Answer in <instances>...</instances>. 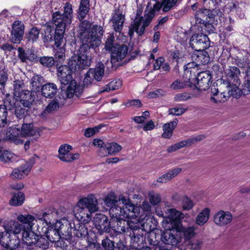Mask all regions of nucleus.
<instances>
[{"label":"nucleus","mask_w":250,"mask_h":250,"mask_svg":"<svg viewBox=\"0 0 250 250\" xmlns=\"http://www.w3.org/2000/svg\"><path fill=\"white\" fill-rule=\"evenodd\" d=\"M103 34L102 26L96 25L93 27L91 33L86 36L88 41L86 42H83V43L78 52L73 55L69 62V64L72 69L76 71L80 69H85L90 65L91 57L86 48L98 47L101 43V38Z\"/></svg>","instance_id":"obj_1"},{"label":"nucleus","mask_w":250,"mask_h":250,"mask_svg":"<svg viewBox=\"0 0 250 250\" xmlns=\"http://www.w3.org/2000/svg\"><path fill=\"white\" fill-rule=\"evenodd\" d=\"M177 1V0H163L162 3L157 2L153 6L152 9L148 11H145V15L144 18L141 16L142 11H138L135 20L129 27L128 32L129 36L131 38L134 31L139 36L143 35L145 28L149 24L155 16L156 12L159 11L162 7H163L164 12L169 11L175 5Z\"/></svg>","instance_id":"obj_2"},{"label":"nucleus","mask_w":250,"mask_h":250,"mask_svg":"<svg viewBox=\"0 0 250 250\" xmlns=\"http://www.w3.org/2000/svg\"><path fill=\"white\" fill-rule=\"evenodd\" d=\"M98 205L97 199L93 195L80 199L74 208L75 217L83 224L88 223L91 219V214L98 210Z\"/></svg>","instance_id":"obj_3"},{"label":"nucleus","mask_w":250,"mask_h":250,"mask_svg":"<svg viewBox=\"0 0 250 250\" xmlns=\"http://www.w3.org/2000/svg\"><path fill=\"white\" fill-rule=\"evenodd\" d=\"M72 69L70 65L68 66L66 65H61L58 68V76L61 83L66 85L71 82L66 90L62 93L63 95L64 94V99L71 98L74 95L79 97L83 91V88L81 86L77 85L75 82H72Z\"/></svg>","instance_id":"obj_4"},{"label":"nucleus","mask_w":250,"mask_h":250,"mask_svg":"<svg viewBox=\"0 0 250 250\" xmlns=\"http://www.w3.org/2000/svg\"><path fill=\"white\" fill-rule=\"evenodd\" d=\"M122 206L119 207V209L115 213V216L117 217L122 216L125 218L130 219V222L135 224L141 223L144 222L142 215L138 217L139 213V208L133 205L130 200L126 199L123 196H120ZM129 224V221H128Z\"/></svg>","instance_id":"obj_5"},{"label":"nucleus","mask_w":250,"mask_h":250,"mask_svg":"<svg viewBox=\"0 0 250 250\" xmlns=\"http://www.w3.org/2000/svg\"><path fill=\"white\" fill-rule=\"evenodd\" d=\"M14 85V97L23 106L26 107H30L34 99L32 93L26 90H23L22 86L23 83L20 81H15Z\"/></svg>","instance_id":"obj_6"},{"label":"nucleus","mask_w":250,"mask_h":250,"mask_svg":"<svg viewBox=\"0 0 250 250\" xmlns=\"http://www.w3.org/2000/svg\"><path fill=\"white\" fill-rule=\"evenodd\" d=\"M185 217L181 212L174 208H167L165 212L166 219L163 221V226H170L176 229L177 231L182 230L181 220Z\"/></svg>","instance_id":"obj_7"},{"label":"nucleus","mask_w":250,"mask_h":250,"mask_svg":"<svg viewBox=\"0 0 250 250\" xmlns=\"http://www.w3.org/2000/svg\"><path fill=\"white\" fill-rule=\"evenodd\" d=\"M22 224L14 221H9L4 224V231L0 230V238L7 239V240L12 241L14 239H20L17 236L24 228Z\"/></svg>","instance_id":"obj_8"},{"label":"nucleus","mask_w":250,"mask_h":250,"mask_svg":"<svg viewBox=\"0 0 250 250\" xmlns=\"http://www.w3.org/2000/svg\"><path fill=\"white\" fill-rule=\"evenodd\" d=\"M227 75L229 92H231L230 94L233 95V91L234 92L239 90L238 86L240 84L239 76L240 71L239 69L235 66H230L225 70Z\"/></svg>","instance_id":"obj_9"},{"label":"nucleus","mask_w":250,"mask_h":250,"mask_svg":"<svg viewBox=\"0 0 250 250\" xmlns=\"http://www.w3.org/2000/svg\"><path fill=\"white\" fill-rule=\"evenodd\" d=\"M211 76L206 71H203L198 73L197 76L193 74L188 78L190 85L193 84L200 90H206L208 89L211 83Z\"/></svg>","instance_id":"obj_10"},{"label":"nucleus","mask_w":250,"mask_h":250,"mask_svg":"<svg viewBox=\"0 0 250 250\" xmlns=\"http://www.w3.org/2000/svg\"><path fill=\"white\" fill-rule=\"evenodd\" d=\"M62 226L61 221H57L55 226H50L45 232V237L51 243H55L57 247H60L64 249L67 247L62 239L60 233V229Z\"/></svg>","instance_id":"obj_11"},{"label":"nucleus","mask_w":250,"mask_h":250,"mask_svg":"<svg viewBox=\"0 0 250 250\" xmlns=\"http://www.w3.org/2000/svg\"><path fill=\"white\" fill-rule=\"evenodd\" d=\"M190 45L195 50L201 51L209 46V40L208 36L205 34H194L190 38Z\"/></svg>","instance_id":"obj_12"},{"label":"nucleus","mask_w":250,"mask_h":250,"mask_svg":"<svg viewBox=\"0 0 250 250\" xmlns=\"http://www.w3.org/2000/svg\"><path fill=\"white\" fill-rule=\"evenodd\" d=\"M73 17V9L72 5L70 3L67 2L64 7V11L62 14L60 12H55L52 16V20L55 23V18H58L57 21H61V23L63 24L65 26H67L72 21Z\"/></svg>","instance_id":"obj_13"},{"label":"nucleus","mask_w":250,"mask_h":250,"mask_svg":"<svg viewBox=\"0 0 250 250\" xmlns=\"http://www.w3.org/2000/svg\"><path fill=\"white\" fill-rule=\"evenodd\" d=\"M166 230L163 233L161 236L162 241L167 245L176 246L180 241V237L175 229L167 226H163Z\"/></svg>","instance_id":"obj_14"},{"label":"nucleus","mask_w":250,"mask_h":250,"mask_svg":"<svg viewBox=\"0 0 250 250\" xmlns=\"http://www.w3.org/2000/svg\"><path fill=\"white\" fill-rule=\"evenodd\" d=\"M232 214L228 211L220 210L215 213L213 216L214 223L219 227H225L229 225L232 221Z\"/></svg>","instance_id":"obj_15"},{"label":"nucleus","mask_w":250,"mask_h":250,"mask_svg":"<svg viewBox=\"0 0 250 250\" xmlns=\"http://www.w3.org/2000/svg\"><path fill=\"white\" fill-rule=\"evenodd\" d=\"M128 53V48L126 45H116L111 50V63L112 65H116L125 58Z\"/></svg>","instance_id":"obj_16"},{"label":"nucleus","mask_w":250,"mask_h":250,"mask_svg":"<svg viewBox=\"0 0 250 250\" xmlns=\"http://www.w3.org/2000/svg\"><path fill=\"white\" fill-rule=\"evenodd\" d=\"M94 225L98 232L100 234L104 232L109 231L110 229V223L108 219L105 215L97 214L94 218Z\"/></svg>","instance_id":"obj_17"},{"label":"nucleus","mask_w":250,"mask_h":250,"mask_svg":"<svg viewBox=\"0 0 250 250\" xmlns=\"http://www.w3.org/2000/svg\"><path fill=\"white\" fill-rule=\"evenodd\" d=\"M24 25L19 21H15L12 24L11 41L14 43H19L22 39L24 34Z\"/></svg>","instance_id":"obj_18"},{"label":"nucleus","mask_w":250,"mask_h":250,"mask_svg":"<svg viewBox=\"0 0 250 250\" xmlns=\"http://www.w3.org/2000/svg\"><path fill=\"white\" fill-rule=\"evenodd\" d=\"M72 147L67 145H62L59 149V158L62 161L66 162H71L77 160L79 157L78 153L72 154L70 151Z\"/></svg>","instance_id":"obj_19"},{"label":"nucleus","mask_w":250,"mask_h":250,"mask_svg":"<svg viewBox=\"0 0 250 250\" xmlns=\"http://www.w3.org/2000/svg\"><path fill=\"white\" fill-rule=\"evenodd\" d=\"M205 138L204 135H201L189 138L187 140H184L169 146L167 149L169 153H171L180 149L183 147L188 146L197 142L200 141Z\"/></svg>","instance_id":"obj_20"},{"label":"nucleus","mask_w":250,"mask_h":250,"mask_svg":"<svg viewBox=\"0 0 250 250\" xmlns=\"http://www.w3.org/2000/svg\"><path fill=\"white\" fill-rule=\"evenodd\" d=\"M20 133L22 137L31 136L35 139L41 136V130L38 127H35L32 123L23 124Z\"/></svg>","instance_id":"obj_21"},{"label":"nucleus","mask_w":250,"mask_h":250,"mask_svg":"<svg viewBox=\"0 0 250 250\" xmlns=\"http://www.w3.org/2000/svg\"><path fill=\"white\" fill-rule=\"evenodd\" d=\"M104 202L107 207L110 208L109 212L113 215H115V213L119 209V207H120L122 204L120 197L118 200L117 197L113 193L108 194L105 197Z\"/></svg>","instance_id":"obj_22"},{"label":"nucleus","mask_w":250,"mask_h":250,"mask_svg":"<svg viewBox=\"0 0 250 250\" xmlns=\"http://www.w3.org/2000/svg\"><path fill=\"white\" fill-rule=\"evenodd\" d=\"M54 24L56 26L55 35L54 37L55 44L59 47L63 42V34L66 26L61 23V21H57L59 19L55 18Z\"/></svg>","instance_id":"obj_23"},{"label":"nucleus","mask_w":250,"mask_h":250,"mask_svg":"<svg viewBox=\"0 0 250 250\" xmlns=\"http://www.w3.org/2000/svg\"><path fill=\"white\" fill-rule=\"evenodd\" d=\"M31 166L26 164L21 167L15 168L11 174V177L14 179H21L27 176L30 172Z\"/></svg>","instance_id":"obj_24"},{"label":"nucleus","mask_w":250,"mask_h":250,"mask_svg":"<svg viewBox=\"0 0 250 250\" xmlns=\"http://www.w3.org/2000/svg\"><path fill=\"white\" fill-rule=\"evenodd\" d=\"M125 19V16L121 13L119 10H116L113 14L111 21L114 29L116 32H120L122 30Z\"/></svg>","instance_id":"obj_25"},{"label":"nucleus","mask_w":250,"mask_h":250,"mask_svg":"<svg viewBox=\"0 0 250 250\" xmlns=\"http://www.w3.org/2000/svg\"><path fill=\"white\" fill-rule=\"evenodd\" d=\"M122 149V146L116 143L107 144L105 148H102L99 151V155L104 157L108 155H112L119 152Z\"/></svg>","instance_id":"obj_26"},{"label":"nucleus","mask_w":250,"mask_h":250,"mask_svg":"<svg viewBox=\"0 0 250 250\" xmlns=\"http://www.w3.org/2000/svg\"><path fill=\"white\" fill-rule=\"evenodd\" d=\"M37 238H38V235L32 231V229H26L25 227H24L22 229L21 239L25 244L28 246H33Z\"/></svg>","instance_id":"obj_27"},{"label":"nucleus","mask_w":250,"mask_h":250,"mask_svg":"<svg viewBox=\"0 0 250 250\" xmlns=\"http://www.w3.org/2000/svg\"><path fill=\"white\" fill-rule=\"evenodd\" d=\"M9 96L6 97L4 100V105H0V127H3L8 124L10 122L7 120V109L9 104L12 105L11 102H9L8 98Z\"/></svg>","instance_id":"obj_28"},{"label":"nucleus","mask_w":250,"mask_h":250,"mask_svg":"<svg viewBox=\"0 0 250 250\" xmlns=\"http://www.w3.org/2000/svg\"><path fill=\"white\" fill-rule=\"evenodd\" d=\"M58 87L54 83H47L44 84L41 89L42 95L46 98H52L57 94Z\"/></svg>","instance_id":"obj_29"},{"label":"nucleus","mask_w":250,"mask_h":250,"mask_svg":"<svg viewBox=\"0 0 250 250\" xmlns=\"http://www.w3.org/2000/svg\"><path fill=\"white\" fill-rule=\"evenodd\" d=\"M19 135H21L20 130L16 127H9L6 133V139L17 145L23 143V141L20 138Z\"/></svg>","instance_id":"obj_30"},{"label":"nucleus","mask_w":250,"mask_h":250,"mask_svg":"<svg viewBox=\"0 0 250 250\" xmlns=\"http://www.w3.org/2000/svg\"><path fill=\"white\" fill-rule=\"evenodd\" d=\"M20 239H14L12 241L7 240V239L0 238V245L2 248L1 250H17L20 246Z\"/></svg>","instance_id":"obj_31"},{"label":"nucleus","mask_w":250,"mask_h":250,"mask_svg":"<svg viewBox=\"0 0 250 250\" xmlns=\"http://www.w3.org/2000/svg\"><path fill=\"white\" fill-rule=\"evenodd\" d=\"M18 53L19 57L22 62H26L27 60L30 62H36L37 60L34 52L31 50H28L25 52L22 48H19Z\"/></svg>","instance_id":"obj_32"},{"label":"nucleus","mask_w":250,"mask_h":250,"mask_svg":"<svg viewBox=\"0 0 250 250\" xmlns=\"http://www.w3.org/2000/svg\"><path fill=\"white\" fill-rule=\"evenodd\" d=\"M210 209L208 208L203 209L197 215L195 219V223L198 226H203L208 220Z\"/></svg>","instance_id":"obj_33"},{"label":"nucleus","mask_w":250,"mask_h":250,"mask_svg":"<svg viewBox=\"0 0 250 250\" xmlns=\"http://www.w3.org/2000/svg\"><path fill=\"white\" fill-rule=\"evenodd\" d=\"M90 23L87 21H83L80 25V33L81 34L82 42H87L88 39H87L86 36L89 35L91 33L90 30Z\"/></svg>","instance_id":"obj_34"},{"label":"nucleus","mask_w":250,"mask_h":250,"mask_svg":"<svg viewBox=\"0 0 250 250\" xmlns=\"http://www.w3.org/2000/svg\"><path fill=\"white\" fill-rule=\"evenodd\" d=\"M177 121H174L165 124L163 126V133L162 136L164 138L169 139L172 135L173 131L177 124Z\"/></svg>","instance_id":"obj_35"},{"label":"nucleus","mask_w":250,"mask_h":250,"mask_svg":"<svg viewBox=\"0 0 250 250\" xmlns=\"http://www.w3.org/2000/svg\"><path fill=\"white\" fill-rule=\"evenodd\" d=\"M18 220L24 224H27L28 226L25 227L26 229H33V227L35 224L34 222H36L37 220L35 218L29 214H21L17 217Z\"/></svg>","instance_id":"obj_36"},{"label":"nucleus","mask_w":250,"mask_h":250,"mask_svg":"<svg viewBox=\"0 0 250 250\" xmlns=\"http://www.w3.org/2000/svg\"><path fill=\"white\" fill-rule=\"evenodd\" d=\"M95 80L100 81L103 78L104 73V66L102 63L98 64L95 68H90Z\"/></svg>","instance_id":"obj_37"},{"label":"nucleus","mask_w":250,"mask_h":250,"mask_svg":"<svg viewBox=\"0 0 250 250\" xmlns=\"http://www.w3.org/2000/svg\"><path fill=\"white\" fill-rule=\"evenodd\" d=\"M89 10V1L87 0H82L80 3L78 18L80 20H83Z\"/></svg>","instance_id":"obj_38"},{"label":"nucleus","mask_w":250,"mask_h":250,"mask_svg":"<svg viewBox=\"0 0 250 250\" xmlns=\"http://www.w3.org/2000/svg\"><path fill=\"white\" fill-rule=\"evenodd\" d=\"M49 242L50 241L46 237L38 235V238H36V242L34 243L33 246L42 249H46L49 247Z\"/></svg>","instance_id":"obj_39"},{"label":"nucleus","mask_w":250,"mask_h":250,"mask_svg":"<svg viewBox=\"0 0 250 250\" xmlns=\"http://www.w3.org/2000/svg\"><path fill=\"white\" fill-rule=\"evenodd\" d=\"M16 156L10 151H0V162L7 163L15 160Z\"/></svg>","instance_id":"obj_40"},{"label":"nucleus","mask_w":250,"mask_h":250,"mask_svg":"<svg viewBox=\"0 0 250 250\" xmlns=\"http://www.w3.org/2000/svg\"><path fill=\"white\" fill-rule=\"evenodd\" d=\"M195 229L196 227L194 226H190L185 228L182 227V230L179 232H182L185 239L189 240L195 236Z\"/></svg>","instance_id":"obj_41"},{"label":"nucleus","mask_w":250,"mask_h":250,"mask_svg":"<svg viewBox=\"0 0 250 250\" xmlns=\"http://www.w3.org/2000/svg\"><path fill=\"white\" fill-rule=\"evenodd\" d=\"M122 85V82L120 79L113 80L106 85L105 88L102 90V92L118 89L120 88Z\"/></svg>","instance_id":"obj_42"},{"label":"nucleus","mask_w":250,"mask_h":250,"mask_svg":"<svg viewBox=\"0 0 250 250\" xmlns=\"http://www.w3.org/2000/svg\"><path fill=\"white\" fill-rule=\"evenodd\" d=\"M24 200V196L22 192H19L15 194L10 200L9 203L12 206H21L23 203Z\"/></svg>","instance_id":"obj_43"},{"label":"nucleus","mask_w":250,"mask_h":250,"mask_svg":"<svg viewBox=\"0 0 250 250\" xmlns=\"http://www.w3.org/2000/svg\"><path fill=\"white\" fill-rule=\"evenodd\" d=\"M40 31L37 27L32 28L26 35V38L28 41L34 42L36 41L40 35Z\"/></svg>","instance_id":"obj_44"},{"label":"nucleus","mask_w":250,"mask_h":250,"mask_svg":"<svg viewBox=\"0 0 250 250\" xmlns=\"http://www.w3.org/2000/svg\"><path fill=\"white\" fill-rule=\"evenodd\" d=\"M229 97V95H227L224 92H219L215 96H211L210 101L215 104L224 103L228 99Z\"/></svg>","instance_id":"obj_45"},{"label":"nucleus","mask_w":250,"mask_h":250,"mask_svg":"<svg viewBox=\"0 0 250 250\" xmlns=\"http://www.w3.org/2000/svg\"><path fill=\"white\" fill-rule=\"evenodd\" d=\"M184 77H185L184 82L176 80L171 84V88L175 90L183 88L186 86H190V83L188 82V77L186 78L185 76Z\"/></svg>","instance_id":"obj_46"},{"label":"nucleus","mask_w":250,"mask_h":250,"mask_svg":"<svg viewBox=\"0 0 250 250\" xmlns=\"http://www.w3.org/2000/svg\"><path fill=\"white\" fill-rule=\"evenodd\" d=\"M196 64H195L194 62L188 63L185 66V69L184 71L185 76L186 78L189 77L193 74H195L197 71Z\"/></svg>","instance_id":"obj_47"},{"label":"nucleus","mask_w":250,"mask_h":250,"mask_svg":"<svg viewBox=\"0 0 250 250\" xmlns=\"http://www.w3.org/2000/svg\"><path fill=\"white\" fill-rule=\"evenodd\" d=\"M198 15H199L200 14L202 15L205 12L208 13L210 18H215L216 17H221L223 15L220 9L217 8L212 9V10H209L208 9H205L203 11H198Z\"/></svg>","instance_id":"obj_48"},{"label":"nucleus","mask_w":250,"mask_h":250,"mask_svg":"<svg viewBox=\"0 0 250 250\" xmlns=\"http://www.w3.org/2000/svg\"><path fill=\"white\" fill-rule=\"evenodd\" d=\"M74 234L77 237H85L88 234V230L84 224H80L75 230Z\"/></svg>","instance_id":"obj_49"},{"label":"nucleus","mask_w":250,"mask_h":250,"mask_svg":"<svg viewBox=\"0 0 250 250\" xmlns=\"http://www.w3.org/2000/svg\"><path fill=\"white\" fill-rule=\"evenodd\" d=\"M199 52L196 55V61L197 62H199L202 64H206L209 61L208 56L207 55L206 53L203 51H198Z\"/></svg>","instance_id":"obj_50"},{"label":"nucleus","mask_w":250,"mask_h":250,"mask_svg":"<svg viewBox=\"0 0 250 250\" xmlns=\"http://www.w3.org/2000/svg\"><path fill=\"white\" fill-rule=\"evenodd\" d=\"M149 202L152 205H157L161 201V197L160 194L151 192L148 194Z\"/></svg>","instance_id":"obj_51"},{"label":"nucleus","mask_w":250,"mask_h":250,"mask_svg":"<svg viewBox=\"0 0 250 250\" xmlns=\"http://www.w3.org/2000/svg\"><path fill=\"white\" fill-rule=\"evenodd\" d=\"M238 5V2L235 0H228L224 6V11L226 12L229 13L236 9Z\"/></svg>","instance_id":"obj_52"},{"label":"nucleus","mask_w":250,"mask_h":250,"mask_svg":"<svg viewBox=\"0 0 250 250\" xmlns=\"http://www.w3.org/2000/svg\"><path fill=\"white\" fill-rule=\"evenodd\" d=\"M55 62L62 63L65 59L64 49L59 48L55 54Z\"/></svg>","instance_id":"obj_53"},{"label":"nucleus","mask_w":250,"mask_h":250,"mask_svg":"<svg viewBox=\"0 0 250 250\" xmlns=\"http://www.w3.org/2000/svg\"><path fill=\"white\" fill-rule=\"evenodd\" d=\"M40 62L43 66L49 67L54 65L55 60L52 57H43L40 58Z\"/></svg>","instance_id":"obj_54"},{"label":"nucleus","mask_w":250,"mask_h":250,"mask_svg":"<svg viewBox=\"0 0 250 250\" xmlns=\"http://www.w3.org/2000/svg\"><path fill=\"white\" fill-rule=\"evenodd\" d=\"M194 206L193 201L187 197H184L182 202V207L184 210L191 209Z\"/></svg>","instance_id":"obj_55"},{"label":"nucleus","mask_w":250,"mask_h":250,"mask_svg":"<svg viewBox=\"0 0 250 250\" xmlns=\"http://www.w3.org/2000/svg\"><path fill=\"white\" fill-rule=\"evenodd\" d=\"M42 77L39 75L34 76L32 78L31 81V84L32 85V89L34 90L37 89L42 83Z\"/></svg>","instance_id":"obj_56"},{"label":"nucleus","mask_w":250,"mask_h":250,"mask_svg":"<svg viewBox=\"0 0 250 250\" xmlns=\"http://www.w3.org/2000/svg\"><path fill=\"white\" fill-rule=\"evenodd\" d=\"M24 107H22L21 105L16 106L15 109V115L17 118L21 119L24 117L25 114L27 113L28 109L26 108H29V107H26L23 106Z\"/></svg>","instance_id":"obj_57"},{"label":"nucleus","mask_w":250,"mask_h":250,"mask_svg":"<svg viewBox=\"0 0 250 250\" xmlns=\"http://www.w3.org/2000/svg\"><path fill=\"white\" fill-rule=\"evenodd\" d=\"M187 109L188 108H184L179 106L170 108L169 109V114L179 116L184 114Z\"/></svg>","instance_id":"obj_58"},{"label":"nucleus","mask_w":250,"mask_h":250,"mask_svg":"<svg viewBox=\"0 0 250 250\" xmlns=\"http://www.w3.org/2000/svg\"><path fill=\"white\" fill-rule=\"evenodd\" d=\"M114 41V36L113 33H110L106 39L105 47L107 50H111L114 48L113 42Z\"/></svg>","instance_id":"obj_59"},{"label":"nucleus","mask_w":250,"mask_h":250,"mask_svg":"<svg viewBox=\"0 0 250 250\" xmlns=\"http://www.w3.org/2000/svg\"><path fill=\"white\" fill-rule=\"evenodd\" d=\"M46 108L50 113H52L59 108V102L56 100H53L47 105Z\"/></svg>","instance_id":"obj_60"},{"label":"nucleus","mask_w":250,"mask_h":250,"mask_svg":"<svg viewBox=\"0 0 250 250\" xmlns=\"http://www.w3.org/2000/svg\"><path fill=\"white\" fill-rule=\"evenodd\" d=\"M102 245L106 250H113L114 248V243L108 238L104 239Z\"/></svg>","instance_id":"obj_61"},{"label":"nucleus","mask_w":250,"mask_h":250,"mask_svg":"<svg viewBox=\"0 0 250 250\" xmlns=\"http://www.w3.org/2000/svg\"><path fill=\"white\" fill-rule=\"evenodd\" d=\"M101 128V126L93 128H88L86 129L84 131V136L86 137H90L94 135L96 132H98Z\"/></svg>","instance_id":"obj_62"},{"label":"nucleus","mask_w":250,"mask_h":250,"mask_svg":"<svg viewBox=\"0 0 250 250\" xmlns=\"http://www.w3.org/2000/svg\"><path fill=\"white\" fill-rule=\"evenodd\" d=\"M92 74V72L91 71V69H89L88 71L86 73L83 80L84 85H88L92 83L93 81L95 80V78L93 76Z\"/></svg>","instance_id":"obj_63"},{"label":"nucleus","mask_w":250,"mask_h":250,"mask_svg":"<svg viewBox=\"0 0 250 250\" xmlns=\"http://www.w3.org/2000/svg\"><path fill=\"white\" fill-rule=\"evenodd\" d=\"M181 171L182 169L181 168L176 167L169 170L166 173L167 174V177H168L169 180H170L172 178L177 176Z\"/></svg>","instance_id":"obj_64"}]
</instances>
